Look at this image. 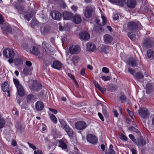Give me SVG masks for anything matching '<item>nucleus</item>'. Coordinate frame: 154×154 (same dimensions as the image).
Returning <instances> with one entry per match:
<instances>
[{
    "label": "nucleus",
    "mask_w": 154,
    "mask_h": 154,
    "mask_svg": "<svg viewBox=\"0 0 154 154\" xmlns=\"http://www.w3.org/2000/svg\"><path fill=\"white\" fill-rule=\"evenodd\" d=\"M72 61L74 65H75V63H77L78 62V60L76 57H74L72 59Z\"/></svg>",
    "instance_id": "680f3d73"
},
{
    "label": "nucleus",
    "mask_w": 154,
    "mask_h": 154,
    "mask_svg": "<svg viewBox=\"0 0 154 154\" xmlns=\"http://www.w3.org/2000/svg\"><path fill=\"white\" fill-rule=\"evenodd\" d=\"M5 124V120L2 119H0V128H2Z\"/></svg>",
    "instance_id": "ea45409f"
},
{
    "label": "nucleus",
    "mask_w": 154,
    "mask_h": 154,
    "mask_svg": "<svg viewBox=\"0 0 154 154\" xmlns=\"http://www.w3.org/2000/svg\"><path fill=\"white\" fill-rule=\"evenodd\" d=\"M16 8L18 11L21 13L24 10V7L23 6L16 7Z\"/></svg>",
    "instance_id": "c03bdc74"
},
{
    "label": "nucleus",
    "mask_w": 154,
    "mask_h": 154,
    "mask_svg": "<svg viewBox=\"0 0 154 154\" xmlns=\"http://www.w3.org/2000/svg\"><path fill=\"white\" fill-rule=\"evenodd\" d=\"M51 15L53 19L55 20H59L61 18V15L58 11H54L51 13Z\"/></svg>",
    "instance_id": "ddd939ff"
},
{
    "label": "nucleus",
    "mask_w": 154,
    "mask_h": 154,
    "mask_svg": "<svg viewBox=\"0 0 154 154\" xmlns=\"http://www.w3.org/2000/svg\"><path fill=\"white\" fill-rule=\"evenodd\" d=\"M138 113L139 116L144 119L148 118L150 116L149 111L145 108H140L138 110Z\"/></svg>",
    "instance_id": "f257e3e1"
},
{
    "label": "nucleus",
    "mask_w": 154,
    "mask_h": 154,
    "mask_svg": "<svg viewBox=\"0 0 154 154\" xmlns=\"http://www.w3.org/2000/svg\"><path fill=\"white\" fill-rule=\"evenodd\" d=\"M94 84L96 88H97L98 89H100V86L99 85L97 82L96 81H94Z\"/></svg>",
    "instance_id": "e2e57ef3"
},
{
    "label": "nucleus",
    "mask_w": 154,
    "mask_h": 154,
    "mask_svg": "<svg viewBox=\"0 0 154 154\" xmlns=\"http://www.w3.org/2000/svg\"><path fill=\"white\" fill-rule=\"evenodd\" d=\"M59 146L62 147L63 149H66L67 147L65 143L62 140H60L59 141Z\"/></svg>",
    "instance_id": "2f4dec72"
},
{
    "label": "nucleus",
    "mask_w": 154,
    "mask_h": 154,
    "mask_svg": "<svg viewBox=\"0 0 154 154\" xmlns=\"http://www.w3.org/2000/svg\"><path fill=\"white\" fill-rule=\"evenodd\" d=\"M152 44V41L148 38L145 39L143 42V45L145 47L149 48L150 47Z\"/></svg>",
    "instance_id": "a211bd4d"
},
{
    "label": "nucleus",
    "mask_w": 154,
    "mask_h": 154,
    "mask_svg": "<svg viewBox=\"0 0 154 154\" xmlns=\"http://www.w3.org/2000/svg\"><path fill=\"white\" fill-rule=\"evenodd\" d=\"M35 107L37 110L41 111L44 108V105L41 101H38L36 103Z\"/></svg>",
    "instance_id": "4468645a"
},
{
    "label": "nucleus",
    "mask_w": 154,
    "mask_h": 154,
    "mask_svg": "<svg viewBox=\"0 0 154 154\" xmlns=\"http://www.w3.org/2000/svg\"><path fill=\"white\" fill-rule=\"evenodd\" d=\"M153 86L150 83H148L146 85V93L148 94H150L153 90Z\"/></svg>",
    "instance_id": "2eb2a0df"
},
{
    "label": "nucleus",
    "mask_w": 154,
    "mask_h": 154,
    "mask_svg": "<svg viewBox=\"0 0 154 154\" xmlns=\"http://www.w3.org/2000/svg\"><path fill=\"white\" fill-rule=\"evenodd\" d=\"M15 64L17 65H21L23 64L22 60L19 58H16L15 60Z\"/></svg>",
    "instance_id": "f704fd0d"
},
{
    "label": "nucleus",
    "mask_w": 154,
    "mask_h": 154,
    "mask_svg": "<svg viewBox=\"0 0 154 154\" xmlns=\"http://www.w3.org/2000/svg\"><path fill=\"white\" fill-rule=\"evenodd\" d=\"M117 86L115 85H113L112 87V91H116L117 89Z\"/></svg>",
    "instance_id": "69168bd1"
},
{
    "label": "nucleus",
    "mask_w": 154,
    "mask_h": 154,
    "mask_svg": "<svg viewBox=\"0 0 154 154\" xmlns=\"http://www.w3.org/2000/svg\"><path fill=\"white\" fill-rule=\"evenodd\" d=\"M80 38L86 41L90 37V35L88 32L86 31L81 32L79 34Z\"/></svg>",
    "instance_id": "9b49d317"
},
{
    "label": "nucleus",
    "mask_w": 154,
    "mask_h": 154,
    "mask_svg": "<svg viewBox=\"0 0 154 154\" xmlns=\"http://www.w3.org/2000/svg\"><path fill=\"white\" fill-rule=\"evenodd\" d=\"M102 71L106 73H107L109 72V69L106 67H104L102 68Z\"/></svg>",
    "instance_id": "864d4df0"
},
{
    "label": "nucleus",
    "mask_w": 154,
    "mask_h": 154,
    "mask_svg": "<svg viewBox=\"0 0 154 154\" xmlns=\"http://www.w3.org/2000/svg\"><path fill=\"white\" fill-rule=\"evenodd\" d=\"M98 115L100 119L103 121H104V118L100 112L98 113Z\"/></svg>",
    "instance_id": "4d7b16f0"
},
{
    "label": "nucleus",
    "mask_w": 154,
    "mask_h": 154,
    "mask_svg": "<svg viewBox=\"0 0 154 154\" xmlns=\"http://www.w3.org/2000/svg\"><path fill=\"white\" fill-rule=\"evenodd\" d=\"M113 19L114 20H118L119 19V17L118 14H114L113 16Z\"/></svg>",
    "instance_id": "5fc2aeb1"
},
{
    "label": "nucleus",
    "mask_w": 154,
    "mask_h": 154,
    "mask_svg": "<svg viewBox=\"0 0 154 154\" xmlns=\"http://www.w3.org/2000/svg\"><path fill=\"white\" fill-rule=\"evenodd\" d=\"M9 85L8 82H5L2 85V88L3 91L5 92L9 89Z\"/></svg>",
    "instance_id": "5701e85b"
},
{
    "label": "nucleus",
    "mask_w": 154,
    "mask_h": 154,
    "mask_svg": "<svg viewBox=\"0 0 154 154\" xmlns=\"http://www.w3.org/2000/svg\"><path fill=\"white\" fill-rule=\"evenodd\" d=\"M96 49L95 45L93 43L89 42L87 44V50L89 51L92 52Z\"/></svg>",
    "instance_id": "dca6fc26"
},
{
    "label": "nucleus",
    "mask_w": 154,
    "mask_h": 154,
    "mask_svg": "<svg viewBox=\"0 0 154 154\" xmlns=\"http://www.w3.org/2000/svg\"><path fill=\"white\" fill-rule=\"evenodd\" d=\"M72 9L75 12L77 10V7L75 5H72L71 7Z\"/></svg>",
    "instance_id": "774afa93"
},
{
    "label": "nucleus",
    "mask_w": 154,
    "mask_h": 154,
    "mask_svg": "<svg viewBox=\"0 0 154 154\" xmlns=\"http://www.w3.org/2000/svg\"><path fill=\"white\" fill-rule=\"evenodd\" d=\"M42 46L43 48L45 50L47 51H51V48L50 45L49 44L45 42H43L42 44Z\"/></svg>",
    "instance_id": "bb28decb"
},
{
    "label": "nucleus",
    "mask_w": 154,
    "mask_h": 154,
    "mask_svg": "<svg viewBox=\"0 0 154 154\" xmlns=\"http://www.w3.org/2000/svg\"><path fill=\"white\" fill-rule=\"evenodd\" d=\"M50 29V28L49 26L45 25L43 26H42L41 30L42 33H45L48 32Z\"/></svg>",
    "instance_id": "cd10ccee"
},
{
    "label": "nucleus",
    "mask_w": 154,
    "mask_h": 154,
    "mask_svg": "<svg viewBox=\"0 0 154 154\" xmlns=\"http://www.w3.org/2000/svg\"><path fill=\"white\" fill-rule=\"evenodd\" d=\"M73 16V14L70 12H65L63 13V17L65 19L70 20L72 19Z\"/></svg>",
    "instance_id": "412c9836"
},
{
    "label": "nucleus",
    "mask_w": 154,
    "mask_h": 154,
    "mask_svg": "<svg viewBox=\"0 0 154 154\" xmlns=\"http://www.w3.org/2000/svg\"><path fill=\"white\" fill-rule=\"evenodd\" d=\"M101 78L104 81H107L110 80V77L109 76H103Z\"/></svg>",
    "instance_id": "49530a36"
},
{
    "label": "nucleus",
    "mask_w": 154,
    "mask_h": 154,
    "mask_svg": "<svg viewBox=\"0 0 154 154\" xmlns=\"http://www.w3.org/2000/svg\"><path fill=\"white\" fill-rule=\"evenodd\" d=\"M51 66L53 68L59 70L62 69L63 65L60 61L55 60L53 61L52 64L51 65Z\"/></svg>",
    "instance_id": "1a4fd4ad"
},
{
    "label": "nucleus",
    "mask_w": 154,
    "mask_h": 154,
    "mask_svg": "<svg viewBox=\"0 0 154 154\" xmlns=\"http://www.w3.org/2000/svg\"><path fill=\"white\" fill-rule=\"evenodd\" d=\"M16 88L17 89V92L18 91H20V90L24 88L23 86L21 85H19V86L17 87Z\"/></svg>",
    "instance_id": "6e6d98bb"
},
{
    "label": "nucleus",
    "mask_w": 154,
    "mask_h": 154,
    "mask_svg": "<svg viewBox=\"0 0 154 154\" xmlns=\"http://www.w3.org/2000/svg\"><path fill=\"white\" fill-rule=\"evenodd\" d=\"M18 94L21 97L23 96L24 95V89H23L17 92Z\"/></svg>",
    "instance_id": "de8ad7c7"
},
{
    "label": "nucleus",
    "mask_w": 154,
    "mask_h": 154,
    "mask_svg": "<svg viewBox=\"0 0 154 154\" xmlns=\"http://www.w3.org/2000/svg\"><path fill=\"white\" fill-rule=\"evenodd\" d=\"M139 25L141 26L140 23L138 25L135 22L133 21L130 22L128 23L127 28L129 31L134 32L137 30Z\"/></svg>",
    "instance_id": "7ed1b4c3"
},
{
    "label": "nucleus",
    "mask_w": 154,
    "mask_h": 154,
    "mask_svg": "<svg viewBox=\"0 0 154 154\" xmlns=\"http://www.w3.org/2000/svg\"><path fill=\"white\" fill-rule=\"evenodd\" d=\"M24 17L25 19L29 21L32 17L31 15L29 13L27 12H25L24 14Z\"/></svg>",
    "instance_id": "c756f323"
},
{
    "label": "nucleus",
    "mask_w": 154,
    "mask_h": 154,
    "mask_svg": "<svg viewBox=\"0 0 154 154\" xmlns=\"http://www.w3.org/2000/svg\"><path fill=\"white\" fill-rule=\"evenodd\" d=\"M26 66H28V67H30L32 65L31 62L29 61H26Z\"/></svg>",
    "instance_id": "052dcab7"
},
{
    "label": "nucleus",
    "mask_w": 154,
    "mask_h": 154,
    "mask_svg": "<svg viewBox=\"0 0 154 154\" xmlns=\"http://www.w3.org/2000/svg\"><path fill=\"white\" fill-rule=\"evenodd\" d=\"M13 82L16 87L18 86L19 85H21L18 80L17 79L14 78Z\"/></svg>",
    "instance_id": "a19ab883"
},
{
    "label": "nucleus",
    "mask_w": 154,
    "mask_h": 154,
    "mask_svg": "<svg viewBox=\"0 0 154 154\" xmlns=\"http://www.w3.org/2000/svg\"><path fill=\"white\" fill-rule=\"evenodd\" d=\"M126 0H117L116 5L123 6L125 4Z\"/></svg>",
    "instance_id": "7c9ffc66"
},
{
    "label": "nucleus",
    "mask_w": 154,
    "mask_h": 154,
    "mask_svg": "<svg viewBox=\"0 0 154 154\" xmlns=\"http://www.w3.org/2000/svg\"><path fill=\"white\" fill-rule=\"evenodd\" d=\"M69 52L72 54H77L80 52L81 48L78 45H72L69 48Z\"/></svg>",
    "instance_id": "0eeeda50"
},
{
    "label": "nucleus",
    "mask_w": 154,
    "mask_h": 154,
    "mask_svg": "<svg viewBox=\"0 0 154 154\" xmlns=\"http://www.w3.org/2000/svg\"><path fill=\"white\" fill-rule=\"evenodd\" d=\"M36 99L35 96L32 94H29L27 95L26 97V100L28 103L32 102Z\"/></svg>",
    "instance_id": "6ab92c4d"
},
{
    "label": "nucleus",
    "mask_w": 154,
    "mask_h": 154,
    "mask_svg": "<svg viewBox=\"0 0 154 154\" xmlns=\"http://www.w3.org/2000/svg\"><path fill=\"white\" fill-rule=\"evenodd\" d=\"M129 137L131 139V140H132V141L135 143H136V139L134 136L132 134H130L129 135Z\"/></svg>",
    "instance_id": "09e8293b"
},
{
    "label": "nucleus",
    "mask_w": 154,
    "mask_h": 154,
    "mask_svg": "<svg viewBox=\"0 0 154 154\" xmlns=\"http://www.w3.org/2000/svg\"><path fill=\"white\" fill-rule=\"evenodd\" d=\"M128 63L132 67H136L137 66L139 62L137 59L132 58L128 60Z\"/></svg>",
    "instance_id": "9d476101"
},
{
    "label": "nucleus",
    "mask_w": 154,
    "mask_h": 154,
    "mask_svg": "<svg viewBox=\"0 0 154 154\" xmlns=\"http://www.w3.org/2000/svg\"><path fill=\"white\" fill-rule=\"evenodd\" d=\"M101 18L102 19V22L101 23H99L100 20H96V23L100 25L103 26L105 25L106 23V18L104 16L102 15Z\"/></svg>",
    "instance_id": "c85d7f7f"
},
{
    "label": "nucleus",
    "mask_w": 154,
    "mask_h": 154,
    "mask_svg": "<svg viewBox=\"0 0 154 154\" xmlns=\"http://www.w3.org/2000/svg\"><path fill=\"white\" fill-rule=\"evenodd\" d=\"M34 154H43L42 151L39 150L34 151Z\"/></svg>",
    "instance_id": "0e129e2a"
},
{
    "label": "nucleus",
    "mask_w": 154,
    "mask_h": 154,
    "mask_svg": "<svg viewBox=\"0 0 154 154\" xmlns=\"http://www.w3.org/2000/svg\"><path fill=\"white\" fill-rule=\"evenodd\" d=\"M93 8L90 7H87L86 8L84 14L85 16L87 18H90L92 16Z\"/></svg>",
    "instance_id": "6e6552de"
},
{
    "label": "nucleus",
    "mask_w": 154,
    "mask_h": 154,
    "mask_svg": "<svg viewBox=\"0 0 154 154\" xmlns=\"http://www.w3.org/2000/svg\"><path fill=\"white\" fill-rule=\"evenodd\" d=\"M136 4L135 0H128L127 2L128 7L130 8H133L135 7Z\"/></svg>",
    "instance_id": "aec40b11"
},
{
    "label": "nucleus",
    "mask_w": 154,
    "mask_h": 154,
    "mask_svg": "<svg viewBox=\"0 0 154 154\" xmlns=\"http://www.w3.org/2000/svg\"><path fill=\"white\" fill-rule=\"evenodd\" d=\"M128 71L134 76L135 79L138 81L143 78V74L140 72H138L136 73L134 70H133L130 68H128Z\"/></svg>",
    "instance_id": "f03ea898"
},
{
    "label": "nucleus",
    "mask_w": 154,
    "mask_h": 154,
    "mask_svg": "<svg viewBox=\"0 0 154 154\" xmlns=\"http://www.w3.org/2000/svg\"><path fill=\"white\" fill-rule=\"evenodd\" d=\"M13 114L16 116H18L19 115V112L16 108H14L12 111Z\"/></svg>",
    "instance_id": "a18cd8bd"
},
{
    "label": "nucleus",
    "mask_w": 154,
    "mask_h": 154,
    "mask_svg": "<svg viewBox=\"0 0 154 154\" xmlns=\"http://www.w3.org/2000/svg\"><path fill=\"white\" fill-rule=\"evenodd\" d=\"M31 52L32 53L35 55H37L39 53V52L38 48L35 47H33Z\"/></svg>",
    "instance_id": "473e14b6"
},
{
    "label": "nucleus",
    "mask_w": 154,
    "mask_h": 154,
    "mask_svg": "<svg viewBox=\"0 0 154 154\" xmlns=\"http://www.w3.org/2000/svg\"><path fill=\"white\" fill-rule=\"evenodd\" d=\"M1 28L3 31L6 32L7 33H11L12 31L11 28L7 25H3Z\"/></svg>",
    "instance_id": "b1692460"
},
{
    "label": "nucleus",
    "mask_w": 154,
    "mask_h": 154,
    "mask_svg": "<svg viewBox=\"0 0 154 154\" xmlns=\"http://www.w3.org/2000/svg\"><path fill=\"white\" fill-rule=\"evenodd\" d=\"M120 138L123 141H126L127 138L126 137L122 134L119 136Z\"/></svg>",
    "instance_id": "8fccbe9b"
},
{
    "label": "nucleus",
    "mask_w": 154,
    "mask_h": 154,
    "mask_svg": "<svg viewBox=\"0 0 154 154\" xmlns=\"http://www.w3.org/2000/svg\"><path fill=\"white\" fill-rule=\"evenodd\" d=\"M50 118L54 123L56 124L57 123V120L55 116L53 114H50Z\"/></svg>",
    "instance_id": "72a5a7b5"
},
{
    "label": "nucleus",
    "mask_w": 154,
    "mask_h": 154,
    "mask_svg": "<svg viewBox=\"0 0 154 154\" xmlns=\"http://www.w3.org/2000/svg\"><path fill=\"white\" fill-rule=\"evenodd\" d=\"M119 99L121 102L124 103L125 102L127 99L125 96L122 95L119 97Z\"/></svg>",
    "instance_id": "4c0bfd02"
},
{
    "label": "nucleus",
    "mask_w": 154,
    "mask_h": 154,
    "mask_svg": "<svg viewBox=\"0 0 154 154\" xmlns=\"http://www.w3.org/2000/svg\"><path fill=\"white\" fill-rule=\"evenodd\" d=\"M64 128L66 132L70 130V129H71L69 127V126L67 125H65V127H64Z\"/></svg>",
    "instance_id": "bf43d9fd"
},
{
    "label": "nucleus",
    "mask_w": 154,
    "mask_h": 154,
    "mask_svg": "<svg viewBox=\"0 0 154 154\" xmlns=\"http://www.w3.org/2000/svg\"><path fill=\"white\" fill-rule=\"evenodd\" d=\"M42 88V85L41 84H37L35 86L34 89L35 91H38Z\"/></svg>",
    "instance_id": "37998d69"
},
{
    "label": "nucleus",
    "mask_w": 154,
    "mask_h": 154,
    "mask_svg": "<svg viewBox=\"0 0 154 154\" xmlns=\"http://www.w3.org/2000/svg\"><path fill=\"white\" fill-rule=\"evenodd\" d=\"M73 21L76 24H79L82 21L81 17L78 15H75L73 18Z\"/></svg>",
    "instance_id": "a878e982"
},
{
    "label": "nucleus",
    "mask_w": 154,
    "mask_h": 154,
    "mask_svg": "<svg viewBox=\"0 0 154 154\" xmlns=\"http://www.w3.org/2000/svg\"><path fill=\"white\" fill-rule=\"evenodd\" d=\"M23 74L25 76L27 75L30 74L32 70V69L30 67H27L25 66L23 68Z\"/></svg>",
    "instance_id": "4be33fe9"
},
{
    "label": "nucleus",
    "mask_w": 154,
    "mask_h": 154,
    "mask_svg": "<svg viewBox=\"0 0 154 154\" xmlns=\"http://www.w3.org/2000/svg\"><path fill=\"white\" fill-rule=\"evenodd\" d=\"M86 139L88 142L93 144L97 143L98 141V139L96 136L91 134L87 135Z\"/></svg>",
    "instance_id": "423d86ee"
},
{
    "label": "nucleus",
    "mask_w": 154,
    "mask_h": 154,
    "mask_svg": "<svg viewBox=\"0 0 154 154\" xmlns=\"http://www.w3.org/2000/svg\"><path fill=\"white\" fill-rule=\"evenodd\" d=\"M147 55L148 57L150 60L153 59L154 58V52L152 49H149L147 51Z\"/></svg>",
    "instance_id": "393cba45"
},
{
    "label": "nucleus",
    "mask_w": 154,
    "mask_h": 154,
    "mask_svg": "<svg viewBox=\"0 0 154 154\" xmlns=\"http://www.w3.org/2000/svg\"><path fill=\"white\" fill-rule=\"evenodd\" d=\"M105 154H116V152L114 150H108L105 152Z\"/></svg>",
    "instance_id": "603ef678"
},
{
    "label": "nucleus",
    "mask_w": 154,
    "mask_h": 154,
    "mask_svg": "<svg viewBox=\"0 0 154 154\" xmlns=\"http://www.w3.org/2000/svg\"><path fill=\"white\" fill-rule=\"evenodd\" d=\"M87 126L86 123L82 121L77 122L75 124V128L77 129L81 130L85 129Z\"/></svg>",
    "instance_id": "20e7f679"
},
{
    "label": "nucleus",
    "mask_w": 154,
    "mask_h": 154,
    "mask_svg": "<svg viewBox=\"0 0 154 154\" xmlns=\"http://www.w3.org/2000/svg\"><path fill=\"white\" fill-rule=\"evenodd\" d=\"M51 62L48 60H46L45 61V64L46 66H49L51 64Z\"/></svg>",
    "instance_id": "338daca9"
},
{
    "label": "nucleus",
    "mask_w": 154,
    "mask_h": 154,
    "mask_svg": "<svg viewBox=\"0 0 154 154\" xmlns=\"http://www.w3.org/2000/svg\"><path fill=\"white\" fill-rule=\"evenodd\" d=\"M128 36L131 40H134L135 38V35L133 32H129L128 33Z\"/></svg>",
    "instance_id": "c9c22d12"
},
{
    "label": "nucleus",
    "mask_w": 154,
    "mask_h": 154,
    "mask_svg": "<svg viewBox=\"0 0 154 154\" xmlns=\"http://www.w3.org/2000/svg\"><path fill=\"white\" fill-rule=\"evenodd\" d=\"M21 47L25 50L27 51L29 49L28 44L26 43H24L21 46Z\"/></svg>",
    "instance_id": "79ce46f5"
},
{
    "label": "nucleus",
    "mask_w": 154,
    "mask_h": 154,
    "mask_svg": "<svg viewBox=\"0 0 154 154\" xmlns=\"http://www.w3.org/2000/svg\"><path fill=\"white\" fill-rule=\"evenodd\" d=\"M108 50V46H104L102 48L101 51L102 52L107 53Z\"/></svg>",
    "instance_id": "58836bf2"
},
{
    "label": "nucleus",
    "mask_w": 154,
    "mask_h": 154,
    "mask_svg": "<svg viewBox=\"0 0 154 154\" xmlns=\"http://www.w3.org/2000/svg\"><path fill=\"white\" fill-rule=\"evenodd\" d=\"M137 145L143 146L146 144V142L142 137H140L137 139V142L135 143Z\"/></svg>",
    "instance_id": "f3484780"
},
{
    "label": "nucleus",
    "mask_w": 154,
    "mask_h": 154,
    "mask_svg": "<svg viewBox=\"0 0 154 154\" xmlns=\"http://www.w3.org/2000/svg\"><path fill=\"white\" fill-rule=\"evenodd\" d=\"M128 129L129 130L131 131L136 132L139 135L140 134V133L139 130L137 129L134 128L133 126L129 127Z\"/></svg>",
    "instance_id": "e433bc0d"
},
{
    "label": "nucleus",
    "mask_w": 154,
    "mask_h": 154,
    "mask_svg": "<svg viewBox=\"0 0 154 154\" xmlns=\"http://www.w3.org/2000/svg\"><path fill=\"white\" fill-rule=\"evenodd\" d=\"M68 131L67 133L69 137H71L73 136V131L72 129Z\"/></svg>",
    "instance_id": "3c124183"
},
{
    "label": "nucleus",
    "mask_w": 154,
    "mask_h": 154,
    "mask_svg": "<svg viewBox=\"0 0 154 154\" xmlns=\"http://www.w3.org/2000/svg\"><path fill=\"white\" fill-rule=\"evenodd\" d=\"M60 122L61 125H62V126H63V127H65V125H67L66 122L62 120H60Z\"/></svg>",
    "instance_id": "13d9d810"
},
{
    "label": "nucleus",
    "mask_w": 154,
    "mask_h": 154,
    "mask_svg": "<svg viewBox=\"0 0 154 154\" xmlns=\"http://www.w3.org/2000/svg\"><path fill=\"white\" fill-rule=\"evenodd\" d=\"M103 38L104 43L106 44H110L113 40L112 36L108 34L104 35Z\"/></svg>",
    "instance_id": "f8f14e48"
},
{
    "label": "nucleus",
    "mask_w": 154,
    "mask_h": 154,
    "mask_svg": "<svg viewBox=\"0 0 154 154\" xmlns=\"http://www.w3.org/2000/svg\"><path fill=\"white\" fill-rule=\"evenodd\" d=\"M3 54L5 57L10 59H13L14 56V51L12 49L9 48L4 49Z\"/></svg>",
    "instance_id": "39448f33"
}]
</instances>
